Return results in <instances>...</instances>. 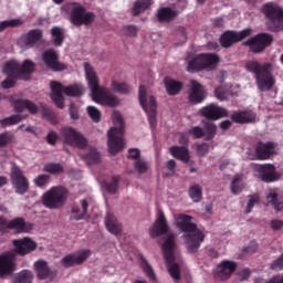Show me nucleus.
Returning a JSON list of instances; mask_svg holds the SVG:
<instances>
[{"instance_id": "56", "label": "nucleus", "mask_w": 283, "mask_h": 283, "mask_svg": "<svg viewBox=\"0 0 283 283\" xmlns=\"http://www.w3.org/2000/svg\"><path fill=\"white\" fill-rule=\"evenodd\" d=\"M196 151L199 156H206V154H209L210 151V146L209 144H197L196 145Z\"/></svg>"}, {"instance_id": "6", "label": "nucleus", "mask_w": 283, "mask_h": 283, "mask_svg": "<svg viewBox=\"0 0 283 283\" xmlns=\"http://www.w3.org/2000/svg\"><path fill=\"white\" fill-rule=\"evenodd\" d=\"M176 248V235L174 233L168 234L164 243L161 244V249L164 252V258L167 264L168 273L172 279L174 283H179L181 281L180 266L177 263H172L175 261L174 251Z\"/></svg>"}, {"instance_id": "43", "label": "nucleus", "mask_w": 283, "mask_h": 283, "mask_svg": "<svg viewBox=\"0 0 283 283\" xmlns=\"http://www.w3.org/2000/svg\"><path fill=\"white\" fill-rule=\"evenodd\" d=\"M111 87L113 91H115L119 94H126L130 91V86L127 83H120L115 80L112 81Z\"/></svg>"}, {"instance_id": "19", "label": "nucleus", "mask_w": 283, "mask_h": 283, "mask_svg": "<svg viewBox=\"0 0 283 283\" xmlns=\"http://www.w3.org/2000/svg\"><path fill=\"white\" fill-rule=\"evenodd\" d=\"M169 232V224L163 210H158L155 222L149 229L151 238H157Z\"/></svg>"}, {"instance_id": "17", "label": "nucleus", "mask_w": 283, "mask_h": 283, "mask_svg": "<svg viewBox=\"0 0 283 283\" xmlns=\"http://www.w3.org/2000/svg\"><path fill=\"white\" fill-rule=\"evenodd\" d=\"M272 42L273 36L268 33H261L245 41L244 45H248L251 51L260 53L264 51L266 46L271 45Z\"/></svg>"}, {"instance_id": "22", "label": "nucleus", "mask_w": 283, "mask_h": 283, "mask_svg": "<svg viewBox=\"0 0 283 283\" xmlns=\"http://www.w3.org/2000/svg\"><path fill=\"white\" fill-rule=\"evenodd\" d=\"M200 114L208 119H220L223 116L228 115V111L223 107H220L216 104H210L209 106H205L200 109Z\"/></svg>"}, {"instance_id": "54", "label": "nucleus", "mask_w": 283, "mask_h": 283, "mask_svg": "<svg viewBox=\"0 0 283 283\" xmlns=\"http://www.w3.org/2000/svg\"><path fill=\"white\" fill-rule=\"evenodd\" d=\"M231 93L229 90H226L223 86L217 87L214 90V96L220 101H226L230 97Z\"/></svg>"}, {"instance_id": "21", "label": "nucleus", "mask_w": 283, "mask_h": 283, "mask_svg": "<svg viewBox=\"0 0 283 283\" xmlns=\"http://www.w3.org/2000/svg\"><path fill=\"white\" fill-rule=\"evenodd\" d=\"M206 97L207 92L202 84L196 80H191L189 86V101L192 103H201L206 99Z\"/></svg>"}, {"instance_id": "34", "label": "nucleus", "mask_w": 283, "mask_h": 283, "mask_svg": "<svg viewBox=\"0 0 283 283\" xmlns=\"http://www.w3.org/2000/svg\"><path fill=\"white\" fill-rule=\"evenodd\" d=\"M154 4V0H138L134 3L133 15H138L142 12L148 10Z\"/></svg>"}, {"instance_id": "31", "label": "nucleus", "mask_w": 283, "mask_h": 283, "mask_svg": "<svg viewBox=\"0 0 283 283\" xmlns=\"http://www.w3.org/2000/svg\"><path fill=\"white\" fill-rule=\"evenodd\" d=\"M164 84H165L166 92L169 95L179 94L184 87V84L181 82L172 80L170 77L165 78Z\"/></svg>"}, {"instance_id": "40", "label": "nucleus", "mask_w": 283, "mask_h": 283, "mask_svg": "<svg viewBox=\"0 0 283 283\" xmlns=\"http://www.w3.org/2000/svg\"><path fill=\"white\" fill-rule=\"evenodd\" d=\"M217 125L214 123H206L203 127V138L206 140H212L217 135Z\"/></svg>"}, {"instance_id": "47", "label": "nucleus", "mask_w": 283, "mask_h": 283, "mask_svg": "<svg viewBox=\"0 0 283 283\" xmlns=\"http://www.w3.org/2000/svg\"><path fill=\"white\" fill-rule=\"evenodd\" d=\"M260 201H261L260 195H250V196H249V201H248V205H247V208H245V213H247V214L252 213L254 207H255L256 205H259Z\"/></svg>"}, {"instance_id": "16", "label": "nucleus", "mask_w": 283, "mask_h": 283, "mask_svg": "<svg viewBox=\"0 0 283 283\" xmlns=\"http://www.w3.org/2000/svg\"><path fill=\"white\" fill-rule=\"evenodd\" d=\"M11 182L15 193H27L29 191V181L23 172L17 167L13 166L11 170Z\"/></svg>"}, {"instance_id": "45", "label": "nucleus", "mask_w": 283, "mask_h": 283, "mask_svg": "<svg viewBox=\"0 0 283 283\" xmlns=\"http://www.w3.org/2000/svg\"><path fill=\"white\" fill-rule=\"evenodd\" d=\"M23 23H24V21L21 19H10V20L1 21L0 22V32L7 28L21 27Z\"/></svg>"}, {"instance_id": "3", "label": "nucleus", "mask_w": 283, "mask_h": 283, "mask_svg": "<svg viewBox=\"0 0 283 283\" xmlns=\"http://www.w3.org/2000/svg\"><path fill=\"white\" fill-rule=\"evenodd\" d=\"M83 67L92 101L108 107L119 105L120 98L112 94L107 87L101 85V80L95 69L88 62H85Z\"/></svg>"}, {"instance_id": "60", "label": "nucleus", "mask_w": 283, "mask_h": 283, "mask_svg": "<svg viewBox=\"0 0 283 283\" xmlns=\"http://www.w3.org/2000/svg\"><path fill=\"white\" fill-rule=\"evenodd\" d=\"M118 189V178H113L112 182L106 186V191L109 193H116Z\"/></svg>"}, {"instance_id": "37", "label": "nucleus", "mask_w": 283, "mask_h": 283, "mask_svg": "<svg viewBox=\"0 0 283 283\" xmlns=\"http://www.w3.org/2000/svg\"><path fill=\"white\" fill-rule=\"evenodd\" d=\"M51 40L55 46L62 45L64 41V30L59 27L51 29Z\"/></svg>"}, {"instance_id": "1", "label": "nucleus", "mask_w": 283, "mask_h": 283, "mask_svg": "<svg viewBox=\"0 0 283 283\" xmlns=\"http://www.w3.org/2000/svg\"><path fill=\"white\" fill-rule=\"evenodd\" d=\"M172 226L180 233H184L181 239L185 242L187 251L190 254L197 253L205 242L206 233L198 228L195 218L186 213H174Z\"/></svg>"}, {"instance_id": "42", "label": "nucleus", "mask_w": 283, "mask_h": 283, "mask_svg": "<svg viewBox=\"0 0 283 283\" xmlns=\"http://www.w3.org/2000/svg\"><path fill=\"white\" fill-rule=\"evenodd\" d=\"M189 197L195 202L198 203L202 200V188L199 185H195L189 189Z\"/></svg>"}, {"instance_id": "41", "label": "nucleus", "mask_w": 283, "mask_h": 283, "mask_svg": "<svg viewBox=\"0 0 283 283\" xmlns=\"http://www.w3.org/2000/svg\"><path fill=\"white\" fill-rule=\"evenodd\" d=\"M232 119L237 123H253L256 120V115H250V117H245V112H237L232 116Z\"/></svg>"}, {"instance_id": "10", "label": "nucleus", "mask_w": 283, "mask_h": 283, "mask_svg": "<svg viewBox=\"0 0 283 283\" xmlns=\"http://www.w3.org/2000/svg\"><path fill=\"white\" fill-rule=\"evenodd\" d=\"M220 63V56L218 54L212 53H202L197 55L193 60L188 62L187 71L196 72V71H212L218 67Z\"/></svg>"}, {"instance_id": "18", "label": "nucleus", "mask_w": 283, "mask_h": 283, "mask_svg": "<svg viewBox=\"0 0 283 283\" xmlns=\"http://www.w3.org/2000/svg\"><path fill=\"white\" fill-rule=\"evenodd\" d=\"M237 268V262L231 260H223L214 269V276L219 281H227L232 276Z\"/></svg>"}, {"instance_id": "8", "label": "nucleus", "mask_w": 283, "mask_h": 283, "mask_svg": "<svg viewBox=\"0 0 283 283\" xmlns=\"http://www.w3.org/2000/svg\"><path fill=\"white\" fill-rule=\"evenodd\" d=\"M50 87L52 91L51 98L59 108H64L63 93L67 96H82L86 91V88L81 84L63 86L61 83L55 81L50 83Z\"/></svg>"}, {"instance_id": "59", "label": "nucleus", "mask_w": 283, "mask_h": 283, "mask_svg": "<svg viewBox=\"0 0 283 283\" xmlns=\"http://www.w3.org/2000/svg\"><path fill=\"white\" fill-rule=\"evenodd\" d=\"M177 40H179V41L176 42V45H182V44H185L187 42L188 36H187L186 30L181 29L179 31V33L177 35Z\"/></svg>"}, {"instance_id": "5", "label": "nucleus", "mask_w": 283, "mask_h": 283, "mask_svg": "<svg viewBox=\"0 0 283 283\" xmlns=\"http://www.w3.org/2000/svg\"><path fill=\"white\" fill-rule=\"evenodd\" d=\"M245 69L255 74L258 87L262 92L270 91L271 87L275 85V78L271 73V71H273V65H271V63L261 65L256 61H250L245 64Z\"/></svg>"}, {"instance_id": "52", "label": "nucleus", "mask_w": 283, "mask_h": 283, "mask_svg": "<svg viewBox=\"0 0 283 283\" xmlns=\"http://www.w3.org/2000/svg\"><path fill=\"white\" fill-rule=\"evenodd\" d=\"M86 111H87L90 118L93 122L97 123L101 120L102 112L98 108H96L95 106H87Z\"/></svg>"}, {"instance_id": "62", "label": "nucleus", "mask_w": 283, "mask_h": 283, "mask_svg": "<svg viewBox=\"0 0 283 283\" xmlns=\"http://www.w3.org/2000/svg\"><path fill=\"white\" fill-rule=\"evenodd\" d=\"M124 33L128 36H136L138 29L135 25H128L124 28Z\"/></svg>"}, {"instance_id": "7", "label": "nucleus", "mask_w": 283, "mask_h": 283, "mask_svg": "<svg viewBox=\"0 0 283 283\" xmlns=\"http://www.w3.org/2000/svg\"><path fill=\"white\" fill-rule=\"evenodd\" d=\"M67 199L69 190L62 186L50 188L41 197L43 207L49 210L62 209L66 205Z\"/></svg>"}, {"instance_id": "55", "label": "nucleus", "mask_w": 283, "mask_h": 283, "mask_svg": "<svg viewBox=\"0 0 283 283\" xmlns=\"http://www.w3.org/2000/svg\"><path fill=\"white\" fill-rule=\"evenodd\" d=\"M134 168L138 174H146L148 170V164L145 159H137L134 163Z\"/></svg>"}, {"instance_id": "27", "label": "nucleus", "mask_w": 283, "mask_h": 283, "mask_svg": "<svg viewBox=\"0 0 283 283\" xmlns=\"http://www.w3.org/2000/svg\"><path fill=\"white\" fill-rule=\"evenodd\" d=\"M106 230L113 235H119L122 233V223L114 214L107 213L105 217Z\"/></svg>"}, {"instance_id": "15", "label": "nucleus", "mask_w": 283, "mask_h": 283, "mask_svg": "<svg viewBox=\"0 0 283 283\" xmlns=\"http://www.w3.org/2000/svg\"><path fill=\"white\" fill-rule=\"evenodd\" d=\"M92 255L91 250L83 249L74 253H70L62 258L61 264L63 268H73L75 265H82L85 263Z\"/></svg>"}, {"instance_id": "23", "label": "nucleus", "mask_w": 283, "mask_h": 283, "mask_svg": "<svg viewBox=\"0 0 283 283\" xmlns=\"http://www.w3.org/2000/svg\"><path fill=\"white\" fill-rule=\"evenodd\" d=\"M42 60L44 64L52 71H63L65 65L59 62L57 53L54 50H48L43 52Z\"/></svg>"}, {"instance_id": "44", "label": "nucleus", "mask_w": 283, "mask_h": 283, "mask_svg": "<svg viewBox=\"0 0 283 283\" xmlns=\"http://www.w3.org/2000/svg\"><path fill=\"white\" fill-rule=\"evenodd\" d=\"M35 71V63L30 60H24L19 64V73L31 74Z\"/></svg>"}, {"instance_id": "49", "label": "nucleus", "mask_w": 283, "mask_h": 283, "mask_svg": "<svg viewBox=\"0 0 283 283\" xmlns=\"http://www.w3.org/2000/svg\"><path fill=\"white\" fill-rule=\"evenodd\" d=\"M86 163L93 164V163H99L101 155L95 148H90L88 153L83 157Z\"/></svg>"}, {"instance_id": "61", "label": "nucleus", "mask_w": 283, "mask_h": 283, "mask_svg": "<svg viewBox=\"0 0 283 283\" xmlns=\"http://www.w3.org/2000/svg\"><path fill=\"white\" fill-rule=\"evenodd\" d=\"M251 276V270L250 269H243L238 273V277L241 282L249 280Z\"/></svg>"}, {"instance_id": "48", "label": "nucleus", "mask_w": 283, "mask_h": 283, "mask_svg": "<svg viewBox=\"0 0 283 283\" xmlns=\"http://www.w3.org/2000/svg\"><path fill=\"white\" fill-rule=\"evenodd\" d=\"M23 119L21 115H12L10 117L3 118L0 120L1 127H10L11 125H15Z\"/></svg>"}, {"instance_id": "57", "label": "nucleus", "mask_w": 283, "mask_h": 283, "mask_svg": "<svg viewBox=\"0 0 283 283\" xmlns=\"http://www.w3.org/2000/svg\"><path fill=\"white\" fill-rule=\"evenodd\" d=\"M189 134L193 136V138H205V130L200 126L192 127Z\"/></svg>"}, {"instance_id": "11", "label": "nucleus", "mask_w": 283, "mask_h": 283, "mask_svg": "<svg viewBox=\"0 0 283 283\" xmlns=\"http://www.w3.org/2000/svg\"><path fill=\"white\" fill-rule=\"evenodd\" d=\"M60 137L64 145L77 147V149H86V147H88L87 138L78 129L72 126L61 128Z\"/></svg>"}, {"instance_id": "2", "label": "nucleus", "mask_w": 283, "mask_h": 283, "mask_svg": "<svg viewBox=\"0 0 283 283\" xmlns=\"http://www.w3.org/2000/svg\"><path fill=\"white\" fill-rule=\"evenodd\" d=\"M12 245L14 248L13 250H10L0 254V279L10 276L15 272L17 254L20 256H25L34 252L38 248L36 242L29 237H25L19 240H13Z\"/></svg>"}, {"instance_id": "63", "label": "nucleus", "mask_w": 283, "mask_h": 283, "mask_svg": "<svg viewBox=\"0 0 283 283\" xmlns=\"http://www.w3.org/2000/svg\"><path fill=\"white\" fill-rule=\"evenodd\" d=\"M57 140V134L55 132H50L48 135H46V143L49 145H54Z\"/></svg>"}, {"instance_id": "13", "label": "nucleus", "mask_w": 283, "mask_h": 283, "mask_svg": "<svg viewBox=\"0 0 283 283\" xmlns=\"http://www.w3.org/2000/svg\"><path fill=\"white\" fill-rule=\"evenodd\" d=\"M263 13L269 19L268 27L271 31L283 30V10L280 6L269 2L264 4Z\"/></svg>"}, {"instance_id": "39", "label": "nucleus", "mask_w": 283, "mask_h": 283, "mask_svg": "<svg viewBox=\"0 0 283 283\" xmlns=\"http://www.w3.org/2000/svg\"><path fill=\"white\" fill-rule=\"evenodd\" d=\"M266 202L268 206L273 207L276 212H281L283 210V202L277 199V193L275 192H270L266 196Z\"/></svg>"}, {"instance_id": "25", "label": "nucleus", "mask_w": 283, "mask_h": 283, "mask_svg": "<svg viewBox=\"0 0 283 283\" xmlns=\"http://www.w3.org/2000/svg\"><path fill=\"white\" fill-rule=\"evenodd\" d=\"M8 229L13 230L15 233H30L33 230V224L25 222L21 218H15L8 221Z\"/></svg>"}, {"instance_id": "9", "label": "nucleus", "mask_w": 283, "mask_h": 283, "mask_svg": "<svg viewBox=\"0 0 283 283\" xmlns=\"http://www.w3.org/2000/svg\"><path fill=\"white\" fill-rule=\"evenodd\" d=\"M138 99L144 112L147 114L150 127H156L157 124V102L154 95L147 92L145 86H139Z\"/></svg>"}, {"instance_id": "20", "label": "nucleus", "mask_w": 283, "mask_h": 283, "mask_svg": "<svg viewBox=\"0 0 283 283\" xmlns=\"http://www.w3.org/2000/svg\"><path fill=\"white\" fill-rule=\"evenodd\" d=\"M251 35V29L242 30L241 32L228 31L220 36V44L222 48H230L233 43Z\"/></svg>"}, {"instance_id": "12", "label": "nucleus", "mask_w": 283, "mask_h": 283, "mask_svg": "<svg viewBox=\"0 0 283 283\" xmlns=\"http://www.w3.org/2000/svg\"><path fill=\"white\" fill-rule=\"evenodd\" d=\"M65 9L70 13L71 23L74 25H87L95 20V14L93 12H86L85 8L80 3H69Z\"/></svg>"}, {"instance_id": "53", "label": "nucleus", "mask_w": 283, "mask_h": 283, "mask_svg": "<svg viewBox=\"0 0 283 283\" xmlns=\"http://www.w3.org/2000/svg\"><path fill=\"white\" fill-rule=\"evenodd\" d=\"M15 137L11 133H2L0 134V147H7V145H10V143H14Z\"/></svg>"}, {"instance_id": "46", "label": "nucleus", "mask_w": 283, "mask_h": 283, "mask_svg": "<svg viewBox=\"0 0 283 283\" xmlns=\"http://www.w3.org/2000/svg\"><path fill=\"white\" fill-rule=\"evenodd\" d=\"M50 180H51L50 175L42 174L34 177L33 185H35V187H39V188H44V187H48V185H50Z\"/></svg>"}, {"instance_id": "38", "label": "nucleus", "mask_w": 283, "mask_h": 283, "mask_svg": "<svg viewBox=\"0 0 283 283\" xmlns=\"http://www.w3.org/2000/svg\"><path fill=\"white\" fill-rule=\"evenodd\" d=\"M33 273L29 270L20 271L13 279V283H32Z\"/></svg>"}, {"instance_id": "36", "label": "nucleus", "mask_w": 283, "mask_h": 283, "mask_svg": "<svg viewBox=\"0 0 283 283\" xmlns=\"http://www.w3.org/2000/svg\"><path fill=\"white\" fill-rule=\"evenodd\" d=\"M88 207H90V201L87 199H83L81 201V209L75 208L72 210V213L76 214L74 216V219L82 220L83 218H85L88 212Z\"/></svg>"}, {"instance_id": "33", "label": "nucleus", "mask_w": 283, "mask_h": 283, "mask_svg": "<svg viewBox=\"0 0 283 283\" xmlns=\"http://www.w3.org/2000/svg\"><path fill=\"white\" fill-rule=\"evenodd\" d=\"M177 11L172 10L171 8H160L157 13L156 17L158 19V21L160 22H169L171 21L174 18L177 17Z\"/></svg>"}, {"instance_id": "51", "label": "nucleus", "mask_w": 283, "mask_h": 283, "mask_svg": "<svg viewBox=\"0 0 283 283\" xmlns=\"http://www.w3.org/2000/svg\"><path fill=\"white\" fill-rule=\"evenodd\" d=\"M142 269L149 280L156 281L155 271H154L153 266L146 260L142 261Z\"/></svg>"}, {"instance_id": "58", "label": "nucleus", "mask_w": 283, "mask_h": 283, "mask_svg": "<svg viewBox=\"0 0 283 283\" xmlns=\"http://www.w3.org/2000/svg\"><path fill=\"white\" fill-rule=\"evenodd\" d=\"M177 163L174 159H170L166 163L165 169H168L169 172L166 176H174L176 171Z\"/></svg>"}, {"instance_id": "26", "label": "nucleus", "mask_w": 283, "mask_h": 283, "mask_svg": "<svg viewBox=\"0 0 283 283\" xmlns=\"http://www.w3.org/2000/svg\"><path fill=\"white\" fill-rule=\"evenodd\" d=\"M170 155L181 163H190L191 155L187 146H172L169 148Z\"/></svg>"}, {"instance_id": "30", "label": "nucleus", "mask_w": 283, "mask_h": 283, "mask_svg": "<svg viewBox=\"0 0 283 283\" xmlns=\"http://www.w3.org/2000/svg\"><path fill=\"white\" fill-rule=\"evenodd\" d=\"M13 107L17 112H23V109L27 108L32 114L39 111L38 106L28 99H14Z\"/></svg>"}, {"instance_id": "32", "label": "nucleus", "mask_w": 283, "mask_h": 283, "mask_svg": "<svg viewBox=\"0 0 283 283\" xmlns=\"http://www.w3.org/2000/svg\"><path fill=\"white\" fill-rule=\"evenodd\" d=\"M20 63L17 60H9L4 63L2 72L8 76L15 77L19 74Z\"/></svg>"}, {"instance_id": "28", "label": "nucleus", "mask_w": 283, "mask_h": 283, "mask_svg": "<svg viewBox=\"0 0 283 283\" xmlns=\"http://www.w3.org/2000/svg\"><path fill=\"white\" fill-rule=\"evenodd\" d=\"M259 160H268L273 154H275V147L273 144H259L255 149Z\"/></svg>"}, {"instance_id": "35", "label": "nucleus", "mask_w": 283, "mask_h": 283, "mask_svg": "<svg viewBox=\"0 0 283 283\" xmlns=\"http://www.w3.org/2000/svg\"><path fill=\"white\" fill-rule=\"evenodd\" d=\"M42 39V31L36 29L27 33L25 35V46L32 48L36 42Z\"/></svg>"}, {"instance_id": "50", "label": "nucleus", "mask_w": 283, "mask_h": 283, "mask_svg": "<svg viewBox=\"0 0 283 283\" xmlns=\"http://www.w3.org/2000/svg\"><path fill=\"white\" fill-rule=\"evenodd\" d=\"M43 171L46 174H63L64 167L60 164H48L43 167Z\"/></svg>"}, {"instance_id": "24", "label": "nucleus", "mask_w": 283, "mask_h": 283, "mask_svg": "<svg viewBox=\"0 0 283 283\" xmlns=\"http://www.w3.org/2000/svg\"><path fill=\"white\" fill-rule=\"evenodd\" d=\"M259 171L261 172V180L264 182H275V180H280V174L275 171V166L271 164L259 166Z\"/></svg>"}, {"instance_id": "64", "label": "nucleus", "mask_w": 283, "mask_h": 283, "mask_svg": "<svg viewBox=\"0 0 283 283\" xmlns=\"http://www.w3.org/2000/svg\"><path fill=\"white\" fill-rule=\"evenodd\" d=\"M128 158H133V160H137V158H140V150L138 148H130L128 150Z\"/></svg>"}, {"instance_id": "29", "label": "nucleus", "mask_w": 283, "mask_h": 283, "mask_svg": "<svg viewBox=\"0 0 283 283\" xmlns=\"http://www.w3.org/2000/svg\"><path fill=\"white\" fill-rule=\"evenodd\" d=\"M245 188V181L243 175H235L230 182V191L233 196H240Z\"/></svg>"}, {"instance_id": "14", "label": "nucleus", "mask_w": 283, "mask_h": 283, "mask_svg": "<svg viewBox=\"0 0 283 283\" xmlns=\"http://www.w3.org/2000/svg\"><path fill=\"white\" fill-rule=\"evenodd\" d=\"M36 277L40 281L52 283L57 277V271L52 269L44 260L35 261L33 264Z\"/></svg>"}, {"instance_id": "4", "label": "nucleus", "mask_w": 283, "mask_h": 283, "mask_svg": "<svg viewBox=\"0 0 283 283\" xmlns=\"http://www.w3.org/2000/svg\"><path fill=\"white\" fill-rule=\"evenodd\" d=\"M113 127L107 130V147L112 156H116L126 147L124 139L125 123L122 113L114 111L112 113Z\"/></svg>"}]
</instances>
